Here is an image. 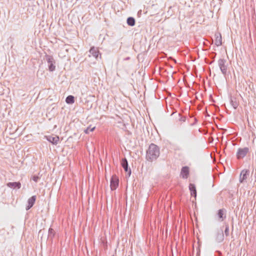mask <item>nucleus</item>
Here are the masks:
<instances>
[{"label": "nucleus", "mask_w": 256, "mask_h": 256, "mask_svg": "<svg viewBox=\"0 0 256 256\" xmlns=\"http://www.w3.org/2000/svg\"><path fill=\"white\" fill-rule=\"evenodd\" d=\"M46 139L50 142L54 144H56L59 141V137L58 136H46Z\"/></svg>", "instance_id": "11"}, {"label": "nucleus", "mask_w": 256, "mask_h": 256, "mask_svg": "<svg viewBox=\"0 0 256 256\" xmlns=\"http://www.w3.org/2000/svg\"><path fill=\"white\" fill-rule=\"evenodd\" d=\"M206 114H207L208 116H210L209 114H208V113H206Z\"/></svg>", "instance_id": "27"}, {"label": "nucleus", "mask_w": 256, "mask_h": 256, "mask_svg": "<svg viewBox=\"0 0 256 256\" xmlns=\"http://www.w3.org/2000/svg\"><path fill=\"white\" fill-rule=\"evenodd\" d=\"M250 174V172L247 170H244L241 172L240 177V182L241 183L242 182H246V180L248 178Z\"/></svg>", "instance_id": "7"}, {"label": "nucleus", "mask_w": 256, "mask_h": 256, "mask_svg": "<svg viewBox=\"0 0 256 256\" xmlns=\"http://www.w3.org/2000/svg\"><path fill=\"white\" fill-rule=\"evenodd\" d=\"M160 154L159 147L152 143L149 146L148 149L146 150V158L148 161L152 162L156 160L158 158Z\"/></svg>", "instance_id": "1"}, {"label": "nucleus", "mask_w": 256, "mask_h": 256, "mask_svg": "<svg viewBox=\"0 0 256 256\" xmlns=\"http://www.w3.org/2000/svg\"><path fill=\"white\" fill-rule=\"evenodd\" d=\"M224 234L226 235V236H228L230 235L229 226L228 224H226Z\"/></svg>", "instance_id": "22"}, {"label": "nucleus", "mask_w": 256, "mask_h": 256, "mask_svg": "<svg viewBox=\"0 0 256 256\" xmlns=\"http://www.w3.org/2000/svg\"><path fill=\"white\" fill-rule=\"evenodd\" d=\"M190 170L188 166H184L182 168L181 172H180V176L183 178H187L189 176Z\"/></svg>", "instance_id": "9"}, {"label": "nucleus", "mask_w": 256, "mask_h": 256, "mask_svg": "<svg viewBox=\"0 0 256 256\" xmlns=\"http://www.w3.org/2000/svg\"><path fill=\"white\" fill-rule=\"evenodd\" d=\"M218 65L224 75H226L228 71V64L226 60L220 58L218 60Z\"/></svg>", "instance_id": "2"}, {"label": "nucleus", "mask_w": 256, "mask_h": 256, "mask_svg": "<svg viewBox=\"0 0 256 256\" xmlns=\"http://www.w3.org/2000/svg\"><path fill=\"white\" fill-rule=\"evenodd\" d=\"M46 60L48 64V70L50 72H53L56 69V66H54L55 61L52 56L46 54Z\"/></svg>", "instance_id": "5"}, {"label": "nucleus", "mask_w": 256, "mask_h": 256, "mask_svg": "<svg viewBox=\"0 0 256 256\" xmlns=\"http://www.w3.org/2000/svg\"><path fill=\"white\" fill-rule=\"evenodd\" d=\"M189 189L190 191L191 196L196 198V190L195 185L193 184H190L189 185Z\"/></svg>", "instance_id": "15"}, {"label": "nucleus", "mask_w": 256, "mask_h": 256, "mask_svg": "<svg viewBox=\"0 0 256 256\" xmlns=\"http://www.w3.org/2000/svg\"><path fill=\"white\" fill-rule=\"evenodd\" d=\"M55 236V232L52 228H50L48 230V236L49 238H52Z\"/></svg>", "instance_id": "20"}, {"label": "nucleus", "mask_w": 256, "mask_h": 256, "mask_svg": "<svg viewBox=\"0 0 256 256\" xmlns=\"http://www.w3.org/2000/svg\"><path fill=\"white\" fill-rule=\"evenodd\" d=\"M215 44L218 46L222 44V38L220 34H215Z\"/></svg>", "instance_id": "13"}, {"label": "nucleus", "mask_w": 256, "mask_h": 256, "mask_svg": "<svg viewBox=\"0 0 256 256\" xmlns=\"http://www.w3.org/2000/svg\"><path fill=\"white\" fill-rule=\"evenodd\" d=\"M90 54H91L95 58H97L100 54L99 50L97 48H95L94 47H92L90 48L89 51Z\"/></svg>", "instance_id": "14"}, {"label": "nucleus", "mask_w": 256, "mask_h": 256, "mask_svg": "<svg viewBox=\"0 0 256 256\" xmlns=\"http://www.w3.org/2000/svg\"><path fill=\"white\" fill-rule=\"evenodd\" d=\"M119 180L116 174H113L110 178V186L112 190L116 189L118 186Z\"/></svg>", "instance_id": "6"}, {"label": "nucleus", "mask_w": 256, "mask_h": 256, "mask_svg": "<svg viewBox=\"0 0 256 256\" xmlns=\"http://www.w3.org/2000/svg\"><path fill=\"white\" fill-rule=\"evenodd\" d=\"M249 152L250 149L248 148H238L236 154V158L238 160L242 159Z\"/></svg>", "instance_id": "3"}, {"label": "nucleus", "mask_w": 256, "mask_h": 256, "mask_svg": "<svg viewBox=\"0 0 256 256\" xmlns=\"http://www.w3.org/2000/svg\"><path fill=\"white\" fill-rule=\"evenodd\" d=\"M196 118H194V122H192V123H191V124H191V125H193V124H196Z\"/></svg>", "instance_id": "25"}, {"label": "nucleus", "mask_w": 256, "mask_h": 256, "mask_svg": "<svg viewBox=\"0 0 256 256\" xmlns=\"http://www.w3.org/2000/svg\"><path fill=\"white\" fill-rule=\"evenodd\" d=\"M40 179V178L37 176H34L32 177V180L35 182H37L38 180Z\"/></svg>", "instance_id": "23"}, {"label": "nucleus", "mask_w": 256, "mask_h": 256, "mask_svg": "<svg viewBox=\"0 0 256 256\" xmlns=\"http://www.w3.org/2000/svg\"><path fill=\"white\" fill-rule=\"evenodd\" d=\"M36 196H33L28 199V205L26 206V210H30L34 206L36 200Z\"/></svg>", "instance_id": "10"}, {"label": "nucleus", "mask_w": 256, "mask_h": 256, "mask_svg": "<svg viewBox=\"0 0 256 256\" xmlns=\"http://www.w3.org/2000/svg\"><path fill=\"white\" fill-rule=\"evenodd\" d=\"M216 240L218 242H221L224 240V234L222 230L218 232Z\"/></svg>", "instance_id": "12"}, {"label": "nucleus", "mask_w": 256, "mask_h": 256, "mask_svg": "<svg viewBox=\"0 0 256 256\" xmlns=\"http://www.w3.org/2000/svg\"><path fill=\"white\" fill-rule=\"evenodd\" d=\"M66 102L68 104H72L74 102V98L72 96H68L66 99Z\"/></svg>", "instance_id": "18"}, {"label": "nucleus", "mask_w": 256, "mask_h": 256, "mask_svg": "<svg viewBox=\"0 0 256 256\" xmlns=\"http://www.w3.org/2000/svg\"><path fill=\"white\" fill-rule=\"evenodd\" d=\"M231 102L234 108H236L238 106V104L236 102H234L232 100Z\"/></svg>", "instance_id": "24"}, {"label": "nucleus", "mask_w": 256, "mask_h": 256, "mask_svg": "<svg viewBox=\"0 0 256 256\" xmlns=\"http://www.w3.org/2000/svg\"><path fill=\"white\" fill-rule=\"evenodd\" d=\"M174 60V62H175V63H176V60Z\"/></svg>", "instance_id": "26"}, {"label": "nucleus", "mask_w": 256, "mask_h": 256, "mask_svg": "<svg viewBox=\"0 0 256 256\" xmlns=\"http://www.w3.org/2000/svg\"><path fill=\"white\" fill-rule=\"evenodd\" d=\"M225 210L224 209L219 210L218 211V216L220 220V221L224 220L226 218V215L224 214Z\"/></svg>", "instance_id": "17"}, {"label": "nucleus", "mask_w": 256, "mask_h": 256, "mask_svg": "<svg viewBox=\"0 0 256 256\" xmlns=\"http://www.w3.org/2000/svg\"><path fill=\"white\" fill-rule=\"evenodd\" d=\"M7 186L10 188H17L18 189L21 187V184L20 182H10L6 184Z\"/></svg>", "instance_id": "16"}, {"label": "nucleus", "mask_w": 256, "mask_h": 256, "mask_svg": "<svg viewBox=\"0 0 256 256\" xmlns=\"http://www.w3.org/2000/svg\"><path fill=\"white\" fill-rule=\"evenodd\" d=\"M172 116L176 122L182 124L184 122L186 118V115H183L182 113H172Z\"/></svg>", "instance_id": "4"}, {"label": "nucleus", "mask_w": 256, "mask_h": 256, "mask_svg": "<svg viewBox=\"0 0 256 256\" xmlns=\"http://www.w3.org/2000/svg\"><path fill=\"white\" fill-rule=\"evenodd\" d=\"M121 165L124 168V171L128 172V176H130L131 174V170L128 168V162L126 158H124L122 160Z\"/></svg>", "instance_id": "8"}, {"label": "nucleus", "mask_w": 256, "mask_h": 256, "mask_svg": "<svg viewBox=\"0 0 256 256\" xmlns=\"http://www.w3.org/2000/svg\"><path fill=\"white\" fill-rule=\"evenodd\" d=\"M95 129V126L91 128V126L88 127L84 130L86 134H89L90 132H93Z\"/></svg>", "instance_id": "21"}, {"label": "nucleus", "mask_w": 256, "mask_h": 256, "mask_svg": "<svg viewBox=\"0 0 256 256\" xmlns=\"http://www.w3.org/2000/svg\"><path fill=\"white\" fill-rule=\"evenodd\" d=\"M127 24L130 26H134L135 24V20L132 17H129L127 19Z\"/></svg>", "instance_id": "19"}]
</instances>
